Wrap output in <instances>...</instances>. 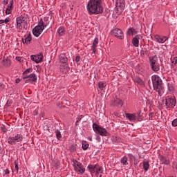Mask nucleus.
Instances as JSON below:
<instances>
[{"label":"nucleus","instance_id":"nucleus-7","mask_svg":"<svg viewBox=\"0 0 177 177\" xmlns=\"http://www.w3.org/2000/svg\"><path fill=\"white\" fill-rule=\"evenodd\" d=\"M111 35L113 37H116V38H119V39H124V32L121 29L115 28L111 30Z\"/></svg>","mask_w":177,"mask_h":177},{"label":"nucleus","instance_id":"nucleus-2","mask_svg":"<svg viewBox=\"0 0 177 177\" xmlns=\"http://www.w3.org/2000/svg\"><path fill=\"white\" fill-rule=\"evenodd\" d=\"M153 91H156L159 96H162L164 93V86L162 84V80L157 75H154L151 77Z\"/></svg>","mask_w":177,"mask_h":177},{"label":"nucleus","instance_id":"nucleus-12","mask_svg":"<svg viewBox=\"0 0 177 177\" xmlns=\"http://www.w3.org/2000/svg\"><path fill=\"white\" fill-rule=\"evenodd\" d=\"M142 35H138L136 36H135L134 38H133L132 39V44L133 45V46H135L136 48H138L139 46V40L142 39Z\"/></svg>","mask_w":177,"mask_h":177},{"label":"nucleus","instance_id":"nucleus-30","mask_svg":"<svg viewBox=\"0 0 177 177\" xmlns=\"http://www.w3.org/2000/svg\"><path fill=\"white\" fill-rule=\"evenodd\" d=\"M2 64L3 66H5V67H9V66H10V59L7 58L4 59L2 61Z\"/></svg>","mask_w":177,"mask_h":177},{"label":"nucleus","instance_id":"nucleus-49","mask_svg":"<svg viewBox=\"0 0 177 177\" xmlns=\"http://www.w3.org/2000/svg\"><path fill=\"white\" fill-rule=\"evenodd\" d=\"M19 82H20V79H17V80H16V83H17V84H19Z\"/></svg>","mask_w":177,"mask_h":177},{"label":"nucleus","instance_id":"nucleus-19","mask_svg":"<svg viewBox=\"0 0 177 177\" xmlns=\"http://www.w3.org/2000/svg\"><path fill=\"white\" fill-rule=\"evenodd\" d=\"M13 0L10 1L9 4L7 6L6 10V15H10L12 13V10L13 9Z\"/></svg>","mask_w":177,"mask_h":177},{"label":"nucleus","instance_id":"nucleus-27","mask_svg":"<svg viewBox=\"0 0 177 177\" xmlns=\"http://www.w3.org/2000/svg\"><path fill=\"white\" fill-rule=\"evenodd\" d=\"M127 34L128 35H135L138 34V31H136V30L133 28H130L127 30Z\"/></svg>","mask_w":177,"mask_h":177},{"label":"nucleus","instance_id":"nucleus-36","mask_svg":"<svg viewBox=\"0 0 177 177\" xmlns=\"http://www.w3.org/2000/svg\"><path fill=\"white\" fill-rule=\"evenodd\" d=\"M84 165H82V163L78 162V161H75V167H76V168H81V167H83Z\"/></svg>","mask_w":177,"mask_h":177},{"label":"nucleus","instance_id":"nucleus-23","mask_svg":"<svg viewBox=\"0 0 177 177\" xmlns=\"http://www.w3.org/2000/svg\"><path fill=\"white\" fill-rule=\"evenodd\" d=\"M149 62H150V66L153 64H158V57L157 56L154 55L153 57H149Z\"/></svg>","mask_w":177,"mask_h":177},{"label":"nucleus","instance_id":"nucleus-52","mask_svg":"<svg viewBox=\"0 0 177 177\" xmlns=\"http://www.w3.org/2000/svg\"><path fill=\"white\" fill-rule=\"evenodd\" d=\"M6 173H7V174H9V170L7 169V170H6Z\"/></svg>","mask_w":177,"mask_h":177},{"label":"nucleus","instance_id":"nucleus-13","mask_svg":"<svg viewBox=\"0 0 177 177\" xmlns=\"http://www.w3.org/2000/svg\"><path fill=\"white\" fill-rule=\"evenodd\" d=\"M116 8L120 10H124V8H125V0H117Z\"/></svg>","mask_w":177,"mask_h":177},{"label":"nucleus","instance_id":"nucleus-3","mask_svg":"<svg viewBox=\"0 0 177 177\" xmlns=\"http://www.w3.org/2000/svg\"><path fill=\"white\" fill-rule=\"evenodd\" d=\"M45 27H46V25L44 23V20L41 19L38 25L32 30L33 35H35V37H39V35L42 34V31L45 30Z\"/></svg>","mask_w":177,"mask_h":177},{"label":"nucleus","instance_id":"nucleus-4","mask_svg":"<svg viewBox=\"0 0 177 177\" xmlns=\"http://www.w3.org/2000/svg\"><path fill=\"white\" fill-rule=\"evenodd\" d=\"M93 129L95 133H99L101 136H108L109 132L107 130L100 126H99L96 123L93 124Z\"/></svg>","mask_w":177,"mask_h":177},{"label":"nucleus","instance_id":"nucleus-14","mask_svg":"<svg viewBox=\"0 0 177 177\" xmlns=\"http://www.w3.org/2000/svg\"><path fill=\"white\" fill-rule=\"evenodd\" d=\"M99 44V39L95 37L93 41V45L91 46V50H93L92 54L95 55L96 53V48H97V44Z\"/></svg>","mask_w":177,"mask_h":177},{"label":"nucleus","instance_id":"nucleus-21","mask_svg":"<svg viewBox=\"0 0 177 177\" xmlns=\"http://www.w3.org/2000/svg\"><path fill=\"white\" fill-rule=\"evenodd\" d=\"M123 105L124 102H122V100L120 98L115 99L113 102L112 103V106H120V107H122Z\"/></svg>","mask_w":177,"mask_h":177},{"label":"nucleus","instance_id":"nucleus-51","mask_svg":"<svg viewBox=\"0 0 177 177\" xmlns=\"http://www.w3.org/2000/svg\"><path fill=\"white\" fill-rule=\"evenodd\" d=\"M72 151H75V148L73 147V148L72 149Z\"/></svg>","mask_w":177,"mask_h":177},{"label":"nucleus","instance_id":"nucleus-46","mask_svg":"<svg viewBox=\"0 0 177 177\" xmlns=\"http://www.w3.org/2000/svg\"><path fill=\"white\" fill-rule=\"evenodd\" d=\"M2 151H3V149L2 148V147L0 145V154H1Z\"/></svg>","mask_w":177,"mask_h":177},{"label":"nucleus","instance_id":"nucleus-25","mask_svg":"<svg viewBox=\"0 0 177 177\" xmlns=\"http://www.w3.org/2000/svg\"><path fill=\"white\" fill-rule=\"evenodd\" d=\"M151 68L153 70L155 73H157V71H160V64H153L151 65Z\"/></svg>","mask_w":177,"mask_h":177},{"label":"nucleus","instance_id":"nucleus-9","mask_svg":"<svg viewBox=\"0 0 177 177\" xmlns=\"http://www.w3.org/2000/svg\"><path fill=\"white\" fill-rule=\"evenodd\" d=\"M42 57H44V55L42 53H40L39 55H31L30 59L33 62H35V63H41L42 62Z\"/></svg>","mask_w":177,"mask_h":177},{"label":"nucleus","instance_id":"nucleus-11","mask_svg":"<svg viewBox=\"0 0 177 177\" xmlns=\"http://www.w3.org/2000/svg\"><path fill=\"white\" fill-rule=\"evenodd\" d=\"M31 41H32L31 33H28L27 35H25L24 38H22L23 44H26V45L30 44Z\"/></svg>","mask_w":177,"mask_h":177},{"label":"nucleus","instance_id":"nucleus-20","mask_svg":"<svg viewBox=\"0 0 177 177\" xmlns=\"http://www.w3.org/2000/svg\"><path fill=\"white\" fill-rule=\"evenodd\" d=\"M74 168L75 172H77L78 175H82L85 174L86 169L84 168V166H82L80 167H77V166H75Z\"/></svg>","mask_w":177,"mask_h":177},{"label":"nucleus","instance_id":"nucleus-35","mask_svg":"<svg viewBox=\"0 0 177 177\" xmlns=\"http://www.w3.org/2000/svg\"><path fill=\"white\" fill-rule=\"evenodd\" d=\"M30 73H32V68H29L26 69L24 72V77H26V75H28V74H30Z\"/></svg>","mask_w":177,"mask_h":177},{"label":"nucleus","instance_id":"nucleus-44","mask_svg":"<svg viewBox=\"0 0 177 177\" xmlns=\"http://www.w3.org/2000/svg\"><path fill=\"white\" fill-rule=\"evenodd\" d=\"M76 63L78 64V62H80V60H81V57L80 56H76Z\"/></svg>","mask_w":177,"mask_h":177},{"label":"nucleus","instance_id":"nucleus-22","mask_svg":"<svg viewBox=\"0 0 177 177\" xmlns=\"http://www.w3.org/2000/svg\"><path fill=\"white\" fill-rule=\"evenodd\" d=\"M59 57L61 63H64L66 64V63L68 62V59L67 58V56H66V54L64 53H61Z\"/></svg>","mask_w":177,"mask_h":177},{"label":"nucleus","instance_id":"nucleus-40","mask_svg":"<svg viewBox=\"0 0 177 177\" xmlns=\"http://www.w3.org/2000/svg\"><path fill=\"white\" fill-rule=\"evenodd\" d=\"M172 127H177V118L174 119L171 122Z\"/></svg>","mask_w":177,"mask_h":177},{"label":"nucleus","instance_id":"nucleus-16","mask_svg":"<svg viewBox=\"0 0 177 177\" xmlns=\"http://www.w3.org/2000/svg\"><path fill=\"white\" fill-rule=\"evenodd\" d=\"M125 117L127 120L131 121V122L136 121V113H125Z\"/></svg>","mask_w":177,"mask_h":177},{"label":"nucleus","instance_id":"nucleus-29","mask_svg":"<svg viewBox=\"0 0 177 177\" xmlns=\"http://www.w3.org/2000/svg\"><path fill=\"white\" fill-rule=\"evenodd\" d=\"M57 32L59 35H61V36L64 35L66 34V30L64 29V27L60 26L57 30Z\"/></svg>","mask_w":177,"mask_h":177},{"label":"nucleus","instance_id":"nucleus-34","mask_svg":"<svg viewBox=\"0 0 177 177\" xmlns=\"http://www.w3.org/2000/svg\"><path fill=\"white\" fill-rule=\"evenodd\" d=\"M171 66H177V57H174L173 58H171Z\"/></svg>","mask_w":177,"mask_h":177},{"label":"nucleus","instance_id":"nucleus-50","mask_svg":"<svg viewBox=\"0 0 177 177\" xmlns=\"http://www.w3.org/2000/svg\"><path fill=\"white\" fill-rule=\"evenodd\" d=\"M88 140H90V142H92V140H93L92 137H88Z\"/></svg>","mask_w":177,"mask_h":177},{"label":"nucleus","instance_id":"nucleus-15","mask_svg":"<svg viewBox=\"0 0 177 177\" xmlns=\"http://www.w3.org/2000/svg\"><path fill=\"white\" fill-rule=\"evenodd\" d=\"M158 158L160 162H162V164H165V165H169V164H171L169 159L162 155H159Z\"/></svg>","mask_w":177,"mask_h":177},{"label":"nucleus","instance_id":"nucleus-18","mask_svg":"<svg viewBox=\"0 0 177 177\" xmlns=\"http://www.w3.org/2000/svg\"><path fill=\"white\" fill-rule=\"evenodd\" d=\"M155 41L159 44H164L167 41V37L157 35L155 36Z\"/></svg>","mask_w":177,"mask_h":177},{"label":"nucleus","instance_id":"nucleus-38","mask_svg":"<svg viewBox=\"0 0 177 177\" xmlns=\"http://www.w3.org/2000/svg\"><path fill=\"white\" fill-rule=\"evenodd\" d=\"M136 82L138 84H140V85H145V83L143 82V80H142V79H140V78L136 79Z\"/></svg>","mask_w":177,"mask_h":177},{"label":"nucleus","instance_id":"nucleus-45","mask_svg":"<svg viewBox=\"0 0 177 177\" xmlns=\"http://www.w3.org/2000/svg\"><path fill=\"white\" fill-rule=\"evenodd\" d=\"M3 3L4 5H8V3H9V0H3Z\"/></svg>","mask_w":177,"mask_h":177},{"label":"nucleus","instance_id":"nucleus-43","mask_svg":"<svg viewBox=\"0 0 177 177\" xmlns=\"http://www.w3.org/2000/svg\"><path fill=\"white\" fill-rule=\"evenodd\" d=\"M3 21L6 24H8V23H9V21H10V18L8 17L6 19H4Z\"/></svg>","mask_w":177,"mask_h":177},{"label":"nucleus","instance_id":"nucleus-47","mask_svg":"<svg viewBox=\"0 0 177 177\" xmlns=\"http://www.w3.org/2000/svg\"><path fill=\"white\" fill-rule=\"evenodd\" d=\"M3 23H5L3 19H1L0 20V24H3Z\"/></svg>","mask_w":177,"mask_h":177},{"label":"nucleus","instance_id":"nucleus-10","mask_svg":"<svg viewBox=\"0 0 177 177\" xmlns=\"http://www.w3.org/2000/svg\"><path fill=\"white\" fill-rule=\"evenodd\" d=\"M176 104V100H175L174 98H167L166 99V106L167 107H175Z\"/></svg>","mask_w":177,"mask_h":177},{"label":"nucleus","instance_id":"nucleus-28","mask_svg":"<svg viewBox=\"0 0 177 177\" xmlns=\"http://www.w3.org/2000/svg\"><path fill=\"white\" fill-rule=\"evenodd\" d=\"M120 164L123 165V167H127L128 165V158L127 157H123L120 160Z\"/></svg>","mask_w":177,"mask_h":177},{"label":"nucleus","instance_id":"nucleus-6","mask_svg":"<svg viewBox=\"0 0 177 177\" xmlns=\"http://www.w3.org/2000/svg\"><path fill=\"white\" fill-rule=\"evenodd\" d=\"M23 141V135L17 134L15 136L8 138V143L9 145H16L19 142Z\"/></svg>","mask_w":177,"mask_h":177},{"label":"nucleus","instance_id":"nucleus-26","mask_svg":"<svg viewBox=\"0 0 177 177\" xmlns=\"http://www.w3.org/2000/svg\"><path fill=\"white\" fill-rule=\"evenodd\" d=\"M106 86H107V83L104 82H100L98 83V88L100 89V91H104V88H106Z\"/></svg>","mask_w":177,"mask_h":177},{"label":"nucleus","instance_id":"nucleus-48","mask_svg":"<svg viewBox=\"0 0 177 177\" xmlns=\"http://www.w3.org/2000/svg\"><path fill=\"white\" fill-rule=\"evenodd\" d=\"M140 55H145V50H142L140 51Z\"/></svg>","mask_w":177,"mask_h":177},{"label":"nucleus","instance_id":"nucleus-5","mask_svg":"<svg viewBox=\"0 0 177 177\" xmlns=\"http://www.w3.org/2000/svg\"><path fill=\"white\" fill-rule=\"evenodd\" d=\"M17 28L19 30H22L24 27H26L27 24V17L21 16L16 19Z\"/></svg>","mask_w":177,"mask_h":177},{"label":"nucleus","instance_id":"nucleus-1","mask_svg":"<svg viewBox=\"0 0 177 177\" xmlns=\"http://www.w3.org/2000/svg\"><path fill=\"white\" fill-rule=\"evenodd\" d=\"M88 15H100L103 13L102 0H90L87 4Z\"/></svg>","mask_w":177,"mask_h":177},{"label":"nucleus","instance_id":"nucleus-39","mask_svg":"<svg viewBox=\"0 0 177 177\" xmlns=\"http://www.w3.org/2000/svg\"><path fill=\"white\" fill-rule=\"evenodd\" d=\"M14 164L15 165V171L19 172V164L17 163V160H15Z\"/></svg>","mask_w":177,"mask_h":177},{"label":"nucleus","instance_id":"nucleus-31","mask_svg":"<svg viewBox=\"0 0 177 177\" xmlns=\"http://www.w3.org/2000/svg\"><path fill=\"white\" fill-rule=\"evenodd\" d=\"M143 164V169L145 171H149V169L150 168V164H149V162L145 161L142 162Z\"/></svg>","mask_w":177,"mask_h":177},{"label":"nucleus","instance_id":"nucleus-41","mask_svg":"<svg viewBox=\"0 0 177 177\" xmlns=\"http://www.w3.org/2000/svg\"><path fill=\"white\" fill-rule=\"evenodd\" d=\"M82 117H84L82 115H81L80 116H79L77 118V121H76V125L77 124H78V122H80V121H81V120H82Z\"/></svg>","mask_w":177,"mask_h":177},{"label":"nucleus","instance_id":"nucleus-42","mask_svg":"<svg viewBox=\"0 0 177 177\" xmlns=\"http://www.w3.org/2000/svg\"><path fill=\"white\" fill-rule=\"evenodd\" d=\"M16 59L18 62H23V60H24V58H23V57H16Z\"/></svg>","mask_w":177,"mask_h":177},{"label":"nucleus","instance_id":"nucleus-8","mask_svg":"<svg viewBox=\"0 0 177 177\" xmlns=\"http://www.w3.org/2000/svg\"><path fill=\"white\" fill-rule=\"evenodd\" d=\"M24 80H27L26 81H30V82H37V75H35V73L26 75L24 77Z\"/></svg>","mask_w":177,"mask_h":177},{"label":"nucleus","instance_id":"nucleus-32","mask_svg":"<svg viewBox=\"0 0 177 177\" xmlns=\"http://www.w3.org/2000/svg\"><path fill=\"white\" fill-rule=\"evenodd\" d=\"M56 138L58 140H62V133L59 129L55 130Z\"/></svg>","mask_w":177,"mask_h":177},{"label":"nucleus","instance_id":"nucleus-37","mask_svg":"<svg viewBox=\"0 0 177 177\" xmlns=\"http://www.w3.org/2000/svg\"><path fill=\"white\" fill-rule=\"evenodd\" d=\"M167 86H168V89H169V92H173V91H174V85L172 84H169V83Z\"/></svg>","mask_w":177,"mask_h":177},{"label":"nucleus","instance_id":"nucleus-17","mask_svg":"<svg viewBox=\"0 0 177 177\" xmlns=\"http://www.w3.org/2000/svg\"><path fill=\"white\" fill-rule=\"evenodd\" d=\"M97 167V164L88 165L87 166V169L89 171V172L91 175H93V174H95V172H96Z\"/></svg>","mask_w":177,"mask_h":177},{"label":"nucleus","instance_id":"nucleus-33","mask_svg":"<svg viewBox=\"0 0 177 177\" xmlns=\"http://www.w3.org/2000/svg\"><path fill=\"white\" fill-rule=\"evenodd\" d=\"M82 147L83 150H88V148L89 147V144H88L86 141H83Z\"/></svg>","mask_w":177,"mask_h":177},{"label":"nucleus","instance_id":"nucleus-24","mask_svg":"<svg viewBox=\"0 0 177 177\" xmlns=\"http://www.w3.org/2000/svg\"><path fill=\"white\" fill-rule=\"evenodd\" d=\"M100 174H103V167L97 165V169L95 170V176L98 177Z\"/></svg>","mask_w":177,"mask_h":177}]
</instances>
